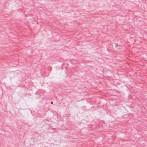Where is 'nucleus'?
I'll return each instance as SVG.
<instances>
[{
    "instance_id": "1",
    "label": "nucleus",
    "mask_w": 147,
    "mask_h": 147,
    "mask_svg": "<svg viewBox=\"0 0 147 147\" xmlns=\"http://www.w3.org/2000/svg\"><path fill=\"white\" fill-rule=\"evenodd\" d=\"M51 104H53V102H51Z\"/></svg>"
}]
</instances>
